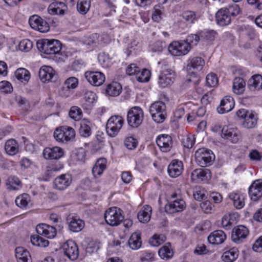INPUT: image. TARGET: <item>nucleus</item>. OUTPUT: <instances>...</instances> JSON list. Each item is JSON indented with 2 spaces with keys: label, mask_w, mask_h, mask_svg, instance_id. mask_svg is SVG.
Here are the masks:
<instances>
[{
  "label": "nucleus",
  "mask_w": 262,
  "mask_h": 262,
  "mask_svg": "<svg viewBox=\"0 0 262 262\" xmlns=\"http://www.w3.org/2000/svg\"><path fill=\"white\" fill-rule=\"evenodd\" d=\"M36 45L39 51L48 55L59 53L62 48L61 42L54 39L39 40L37 42Z\"/></svg>",
  "instance_id": "f257e3e1"
},
{
  "label": "nucleus",
  "mask_w": 262,
  "mask_h": 262,
  "mask_svg": "<svg viewBox=\"0 0 262 262\" xmlns=\"http://www.w3.org/2000/svg\"><path fill=\"white\" fill-rule=\"evenodd\" d=\"M149 112L155 122L162 123L167 116L165 103L161 101L154 102L149 107Z\"/></svg>",
  "instance_id": "f03ea898"
},
{
  "label": "nucleus",
  "mask_w": 262,
  "mask_h": 262,
  "mask_svg": "<svg viewBox=\"0 0 262 262\" xmlns=\"http://www.w3.org/2000/svg\"><path fill=\"white\" fill-rule=\"evenodd\" d=\"M195 159L196 163L201 167L210 166L215 159L212 151L204 148L195 151Z\"/></svg>",
  "instance_id": "7ed1b4c3"
},
{
  "label": "nucleus",
  "mask_w": 262,
  "mask_h": 262,
  "mask_svg": "<svg viewBox=\"0 0 262 262\" xmlns=\"http://www.w3.org/2000/svg\"><path fill=\"white\" fill-rule=\"evenodd\" d=\"M124 123V119L121 116H113L107 121L106 130L108 135L114 137L118 134Z\"/></svg>",
  "instance_id": "20e7f679"
},
{
  "label": "nucleus",
  "mask_w": 262,
  "mask_h": 262,
  "mask_svg": "<svg viewBox=\"0 0 262 262\" xmlns=\"http://www.w3.org/2000/svg\"><path fill=\"white\" fill-rule=\"evenodd\" d=\"M144 118L143 110L139 106L132 107L127 113V121L132 127L137 128L142 123Z\"/></svg>",
  "instance_id": "39448f33"
},
{
  "label": "nucleus",
  "mask_w": 262,
  "mask_h": 262,
  "mask_svg": "<svg viewBox=\"0 0 262 262\" xmlns=\"http://www.w3.org/2000/svg\"><path fill=\"white\" fill-rule=\"evenodd\" d=\"M104 219L108 225L116 226L123 221L124 216L122 214L120 209L114 207L106 210L104 213Z\"/></svg>",
  "instance_id": "423d86ee"
},
{
  "label": "nucleus",
  "mask_w": 262,
  "mask_h": 262,
  "mask_svg": "<svg viewBox=\"0 0 262 262\" xmlns=\"http://www.w3.org/2000/svg\"><path fill=\"white\" fill-rule=\"evenodd\" d=\"M168 50L173 56H183L188 54L191 50V46L185 40L176 41L169 45Z\"/></svg>",
  "instance_id": "0eeeda50"
},
{
  "label": "nucleus",
  "mask_w": 262,
  "mask_h": 262,
  "mask_svg": "<svg viewBox=\"0 0 262 262\" xmlns=\"http://www.w3.org/2000/svg\"><path fill=\"white\" fill-rule=\"evenodd\" d=\"M56 141L60 142H68L73 139L75 136L74 129L69 126H61L57 128L54 133Z\"/></svg>",
  "instance_id": "6e6552de"
},
{
  "label": "nucleus",
  "mask_w": 262,
  "mask_h": 262,
  "mask_svg": "<svg viewBox=\"0 0 262 262\" xmlns=\"http://www.w3.org/2000/svg\"><path fill=\"white\" fill-rule=\"evenodd\" d=\"M175 72L172 70L164 68L158 78V84L162 88L170 85L175 79Z\"/></svg>",
  "instance_id": "1a4fd4ad"
},
{
  "label": "nucleus",
  "mask_w": 262,
  "mask_h": 262,
  "mask_svg": "<svg viewBox=\"0 0 262 262\" xmlns=\"http://www.w3.org/2000/svg\"><path fill=\"white\" fill-rule=\"evenodd\" d=\"M30 27L41 33H46L50 30L49 24L38 15H32L29 20Z\"/></svg>",
  "instance_id": "9d476101"
},
{
  "label": "nucleus",
  "mask_w": 262,
  "mask_h": 262,
  "mask_svg": "<svg viewBox=\"0 0 262 262\" xmlns=\"http://www.w3.org/2000/svg\"><path fill=\"white\" fill-rule=\"evenodd\" d=\"M204 65L205 60L202 57H190L187 60L186 70L189 73L195 74L201 71Z\"/></svg>",
  "instance_id": "9b49d317"
},
{
  "label": "nucleus",
  "mask_w": 262,
  "mask_h": 262,
  "mask_svg": "<svg viewBox=\"0 0 262 262\" xmlns=\"http://www.w3.org/2000/svg\"><path fill=\"white\" fill-rule=\"evenodd\" d=\"M62 249L64 255L70 259L75 260L79 255L78 246L73 240H68L63 243Z\"/></svg>",
  "instance_id": "f8f14e48"
},
{
  "label": "nucleus",
  "mask_w": 262,
  "mask_h": 262,
  "mask_svg": "<svg viewBox=\"0 0 262 262\" xmlns=\"http://www.w3.org/2000/svg\"><path fill=\"white\" fill-rule=\"evenodd\" d=\"M84 76L88 82L95 86L101 85L105 79L104 74L98 71H86Z\"/></svg>",
  "instance_id": "ddd939ff"
},
{
  "label": "nucleus",
  "mask_w": 262,
  "mask_h": 262,
  "mask_svg": "<svg viewBox=\"0 0 262 262\" xmlns=\"http://www.w3.org/2000/svg\"><path fill=\"white\" fill-rule=\"evenodd\" d=\"M221 136L233 143H236L239 139L240 132L237 128L224 126L222 129Z\"/></svg>",
  "instance_id": "4468645a"
},
{
  "label": "nucleus",
  "mask_w": 262,
  "mask_h": 262,
  "mask_svg": "<svg viewBox=\"0 0 262 262\" xmlns=\"http://www.w3.org/2000/svg\"><path fill=\"white\" fill-rule=\"evenodd\" d=\"M72 180V177L70 174H62L55 179L54 181V187L59 190H65L70 186Z\"/></svg>",
  "instance_id": "2eb2a0df"
},
{
  "label": "nucleus",
  "mask_w": 262,
  "mask_h": 262,
  "mask_svg": "<svg viewBox=\"0 0 262 262\" xmlns=\"http://www.w3.org/2000/svg\"><path fill=\"white\" fill-rule=\"evenodd\" d=\"M156 143L161 151L164 152L169 151L173 145L171 137L165 134L159 135L156 139Z\"/></svg>",
  "instance_id": "dca6fc26"
},
{
  "label": "nucleus",
  "mask_w": 262,
  "mask_h": 262,
  "mask_svg": "<svg viewBox=\"0 0 262 262\" xmlns=\"http://www.w3.org/2000/svg\"><path fill=\"white\" fill-rule=\"evenodd\" d=\"M248 234L249 230L247 228L244 226L239 225L233 229L231 238L235 243L240 244L243 242Z\"/></svg>",
  "instance_id": "f3484780"
},
{
  "label": "nucleus",
  "mask_w": 262,
  "mask_h": 262,
  "mask_svg": "<svg viewBox=\"0 0 262 262\" xmlns=\"http://www.w3.org/2000/svg\"><path fill=\"white\" fill-rule=\"evenodd\" d=\"M185 208V202L181 198H177L165 206V211L167 213L172 214L182 211Z\"/></svg>",
  "instance_id": "a211bd4d"
},
{
  "label": "nucleus",
  "mask_w": 262,
  "mask_h": 262,
  "mask_svg": "<svg viewBox=\"0 0 262 262\" xmlns=\"http://www.w3.org/2000/svg\"><path fill=\"white\" fill-rule=\"evenodd\" d=\"M249 194L251 199L257 201L262 196V180L254 181L249 188Z\"/></svg>",
  "instance_id": "6ab92c4d"
},
{
  "label": "nucleus",
  "mask_w": 262,
  "mask_h": 262,
  "mask_svg": "<svg viewBox=\"0 0 262 262\" xmlns=\"http://www.w3.org/2000/svg\"><path fill=\"white\" fill-rule=\"evenodd\" d=\"M63 155V149L58 146H55L52 148L47 147L43 151V157L46 159H59L62 157Z\"/></svg>",
  "instance_id": "aec40b11"
},
{
  "label": "nucleus",
  "mask_w": 262,
  "mask_h": 262,
  "mask_svg": "<svg viewBox=\"0 0 262 262\" xmlns=\"http://www.w3.org/2000/svg\"><path fill=\"white\" fill-rule=\"evenodd\" d=\"M191 178L193 181L197 183L206 182L210 178V172L207 169H196L192 172Z\"/></svg>",
  "instance_id": "412c9836"
},
{
  "label": "nucleus",
  "mask_w": 262,
  "mask_h": 262,
  "mask_svg": "<svg viewBox=\"0 0 262 262\" xmlns=\"http://www.w3.org/2000/svg\"><path fill=\"white\" fill-rule=\"evenodd\" d=\"M37 233L49 238H53L56 235V229L52 226L46 224L38 225L36 227Z\"/></svg>",
  "instance_id": "4be33fe9"
},
{
  "label": "nucleus",
  "mask_w": 262,
  "mask_h": 262,
  "mask_svg": "<svg viewBox=\"0 0 262 262\" xmlns=\"http://www.w3.org/2000/svg\"><path fill=\"white\" fill-rule=\"evenodd\" d=\"M183 164L178 160H173L169 164L167 171L170 177L176 178L179 176L183 171Z\"/></svg>",
  "instance_id": "5701e85b"
},
{
  "label": "nucleus",
  "mask_w": 262,
  "mask_h": 262,
  "mask_svg": "<svg viewBox=\"0 0 262 262\" xmlns=\"http://www.w3.org/2000/svg\"><path fill=\"white\" fill-rule=\"evenodd\" d=\"M234 106L233 98L230 96H225L221 101L220 105L217 107L219 114H224L231 111Z\"/></svg>",
  "instance_id": "b1692460"
},
{
  "label": "nucleus",
  "mask_w": 262,
  "mask_h": 262,
  "mask_svg": "<svg viewBox=\"0 0 262 262\" xmlns=\"http://www.w3.org/2000/svg\"><path fill=\"white\" fill-rule=\"evenodd\" d=\"M55 75V71L50 66H42L39 71V78L43 82L51 81Z\"/></svg>",
  "instance_id": "393cba45"
},
{
  "label": "nucleus",
  "mask_w": 262,
  "mask_h": 262,
  "mask_svg": "<svg viewBox=\"0 0 262 262\" xmlns=\"http://www.w3.org/2000/svg\"><path fill=\"white\" fill-rule=\"evenodd\" d=\"M127 244L132 250H137L140 249L142 246L141 232L136 231L133 233L128 240Z\"/></svg>",
  "instance_id": "a878e982"
},
{
  "label": "nucleus",
  "mask_w": 262,
  "mask_h": 262,
  "mask_svg": "<svg viewBox=\"0 0 262 262\" xmlns=\"http://www.w3.org/2000/svg\"><path fill=\"white\" fill-rule=\"evenodd\" d=\"M215 20L221 26H225L230 24L231 17L224 8L220 9L216 13Z\"/></svg>",
  "instance_id": "bb28decb"
},
{
  "label": "nucleus",
  "mask_w": 262,
  "mask_h": 262,
  "mask_svg": "<svg viewBox=\"0 0 262 262\" xmlns=\"http://www.w3.org/2000/svg\"><path fill=\"white\" fill-rule=\"evenodd\" d=\"M84 222L76 217H72L68 220V229L72 232H78L84 227Z\"/></svg>",
  "instance_id": "cd10ccee"
},
{
  "label": "nucleus",
  "mask_w": 262,
  "mask_h": 262,
  "mask_svg": "<svg viewBox=\"0 0 262 262\" xmlns=\"http://www.w3.org/2000/svg\"><path fill=\"white\" fill-rule=\"evenodd\" d=\"M228 196L235 208L240 209L244 207L245 196L243 194L232 192L229 194Z\"/></svg>",
  "instance_id": "c85d7f7f"
},
{
  "label": "nucleus",
  "mask_w": 262,
  "mask_h": 262,
  "mask_svg": "<svg viewBox=\"0 0 262 262\" xmlns=\"http://www.w3.org/2000/svg\"><path fill=\"white\" fill-rule=\"evenodd\" d=\"M226 238L225 233L222 230H216L210 234L208 236V242L212 244H221Z\"/></svg>",
  "instance_id": "c756f323"
},
{
  "label": "nucleus",
  "mask_w": 262,
  "mask_h": 262,
  "mask_svg": "<svg viewBox=\"0 0 262 262\" xmlns=\"http://www.w3.org/2000/svg\"><path fill=\"white\" fill-rule=\"evenodd\" d=\"M66 9L67 6L63 3L55 2L49 5L48 11L49 13L51 15L59 14L62 15L64 14Z\"/></svg>",
  "instance_id": "7c9ffc66"
},
{
  "label": "nucleus",
  "mask_w": 262,
  "mask_h": 262,
  "mask_svg": "<svg viewBox=\"0 0 262 262\" xmlns=\"http://www.w3.org/2000/svg\"><path fill=\"white\" fill-rule=\"evenodd\" d=\"M15 256L18 262H31L30 253L23 247H19L16 248Z\"/></svg>",
  "instance_id": "2f4dec72"
},
{
  "label": "nucleus",
  "mask_w": 262,
  "mask_h": 262,
  "mask_svg": "<svg viewBox=\"0 0 262 262\" xmlns=\"http://www.w3.org/2000/svg\"><path fill=\"white\" fill-rule=\"evenodd\" d=\"M5 150L10 156H14L19 152V145L17 142L14 139H9L5 143Z\"/></svg>",
  "instance_id": "473e14b6"
},
{
  "label": "nucleus",
  "mask_w": 262,
  "mask_h": 262,
  "mask_svg": "<svg viewBox=\"0 0 262 262\" xmlns=\"http://www.w3.org/2000/svg\"><path fill=\"white\" fill-rule=\"evenodd\" d=\"M152 209L148 205H145L138 213V219L140 222L147 223L151 217Z\"/></svg>",
  "instance_id": "72a5a7b5"
},
{
  "label": "nucleus",
  "mask_w": 262,
  "mask_h": 262,
  "mask_svg": "<svg viewBox=\"0 0 262 262\" xmlns=\"http://www.w3.org/2000/svg\"><path fill=\"white\" fill-rule=\"evenodd\" d=\"M106 160L105 158L98 159L92 169V173L95 177H97L102 174L103 170L106 168Z\"/></svg>",
  "instance_id": "f704fd0d"
},
{
  "label": "nucleus",
  "mask_w": 262,
  "mask_h": 262,
  "mask_svg": "<svg viewBox=\"0 0 262 262\" xmlns=\"http://www.w3.org/2000/svg\"><path fill=\"white\" fill-rule=\"evenodd\" d=\"M160 257L163 259H169L173 256V252L169 243L163 246L158 251Z\"/></svg>",
  "instance_id": "c9c22d12"
},
{
  "label": "nucleus",
  "mask_w": 262,
  "mask_h": 262,
  "mask_svg": "<svg viewBox=\"0 0 262 262\" xmlns=\"http://www.w3.org/2000/svg\"><path fill=\"white\" fill-rule=\"evenodd\" d=\"M257 117L256 115L252 112L248 114V115L244 119L242 126L246 128H252L257 124Z\"/></svg>",
  "instance_id": "e433bc0d"
},
{
  "label": "nucleus",
  "mask_w": 262,
  "mask_h": 262,
  "mask_svg": "<svg viewBox=\"0 0 262 262\" xmlns=\"http://www.w3.org/2000/svg\"><path fill=\"white\" fill-rule=\"evenodd\" d=\"M122 86L117 82H113L109 84L106 90V93L111 96L116 97L118 96L121 92Z\"/></svg>",
  "instance_id": "4c0bfd02"
},
{
  "label": "nucleus",
  "mask_w": 262,
  "mask_h": 262,
  "mask_svg": "<svg viewBox=\"0 0 262 262\" xmlns=\"http://www.w3.org/2000/svg\"><path fill=\"white\" fill-rule=\"evenodd\" d=\"M17 79L24 84H26L30 78L29 72L24 68L18 69L15 72Z\"/></svg>",
  "instance_id": "58836bf2"
},
{
  "label": "nucleus",
  "mask_w": 262,
  "mask_h": 262,
  "mask_svg": "<svg viewBox=\"0 0 262 262\" xmlns=\"http://www.w3.org/2000/svg\"><path fill=\"white\" fill-rule=\"evenodd\" d=\"M245 82L244 79L240 77H236L233 82V91L234 93L240 95L245 91Z\"/></svg>",
  "instance_id": "ea45409f"
},
{
  "label": "nucleus",
  "mask_w": 262,
  "mask_h": 262,
  "mask_svg": "<svg viewBox=\"0 0 262 262\" xmlns=\"http://www.w3.org/2000/svg\"><path fill=\"white\" fill-rule=\"evenodd\" d=\"M7 188L10 190H18L21 188V182L16 177H9L6 182Z\"/></svg>",
  "instance_id": "a19ab883"
},
{
  "label": "nucleus",
  "mask_w": 262,
  "mask_h": 262,
  "mask_svg": "<svg viewBox=\"0 0 262 262\" xmlns=\"http://www.w3.org/2000/svg\"><path fill=\"white\" fill-rule=\"evenodd\" d=\"M238 255V251L237 249L232 248L223 253L222 259L225 262H233L237 258Z\"/></svg>",
  "instance_id": "79ce46f5"
},
{
  "label": "nucleus",
  "mask_w": 262,
  "mask_h": 262,
  "mask_svg": "<svg viewBox=\"0 0 262 262\" xmlns=\"http://www.w3.org/2000/svg\"><path fill=\"white\" fill-rule=\"evenodd\" d=\"M80 135L84 137H88L91 134V129L90 126V122L86 120H81L80 122L79 129Z\"/></svg>",
  "instance_id": "37998d69"
},
{
  "label": "nucleus",
  "mask_w": 262,
  "mask_h": 262,
  "mask_svg": "<svg viewBox=\"0 0 262 262\" xmlns=\"http://www.w3.org/2000/svg\"><path fill=\"white\" fill-rule=\"evenodd\" d=\"M31 242L34 246L40 247H46L49 244V242L40 237L39 235H32L30 238Z\"/></svg>",
  "instance_id": "c03bdc74"
},
{
  "label": "nucleus",
  "mask_w": 262,
  "mask_h": 262,
  "mask_svg": "<svg viewBox=\"0 0 262 262\" xmlns=\"http://www.w3.org/2000/svg\"><path fill=\"white\" fill-rule=\"evenodd\" d=\"M30 201V196L29 194L23 193L18 196L15 199L16 205L20 208H26Z\"/></svg>",
  "instance_id": "a18cd8bd"
},
{
  "label": "nucleus",
  "mask_w": 262,
  "mask_h": 262,
  "mask_svg": "<svg viewBox=\"0 0 262 262\" xmlns=\"http://www.w3.org/2000/svg\"><path fill=\"white\" fill-rule=\"evenodd\" d=\"M90 7L91 0H78L77 2V10L82 14H85L90 10Z\"/></svg>",
  "instance_id": "49530a36"
},
{
  "label": "nucleus",
  "mask_w": 262,
  "mask_h": 262,
  "mask_svg": "<svg viewBox=\"0 0 262 262\" xmlns=\"http://www.w3.org/2000/svg\"><path fill=\"white\" fill-rule=\"evenodd\" d=\"M166 239L164 234H155L149 239V244L154 247H158L163 244Z\"/></svg>",
  "instance_id": "de8ad7c7"
},
{
  "label": "nucleus",
  "mask_w": 262,
  "mask_h": 262,
  "mask_svg": "<svg viewBox=\"0 0 262 262\" xmlns=\"http://www.w3.org/2000/svg\"><path fill=\"white\" fill-rule=\"evenodd\" d=\"M183 18L189 23H193L200 17V16L192 11H185L182 14Z\"/></svg>",
  "instance_id": "09e8293b"
},
{
  "label": "nucleus",
  "mask_w": 262,
  "mask_h": 262,
  "mask_svg": "<svg viewBox=\"0 0 262 262\" xmlns=\"http://www.w3.org/2000/svg\"><path fill=\"white\" fill-rule=\"evenodd\" d=\"M150 73L149 70L144 69L141 71L137 72V80L141 82H147L149 80Z\"/></svg>",
  "instance_id": "8fccbe9b"
},
{
  "label": "nucleus",
  "mask_w": 262,
  "mask_h": 262,
  "mask_svg": "<svg viewBox=\"0 0 262 262\" xmlns=\"http://www.w3.org/2000/svg\"><path fill=\"white\" fill-rule=\"evenodd\" d=\"M81 109L76 106L71 107L69 113V116L75 121L79 120L82 117Z\"/></svg>",
  "instance_id": "3c124183"
},
{
  "label": "nucleus",
  "mask_w": 262,
  "mask_h": 262,
  "mask_svg": "<svg viewBox=\"0 0 262 262\" xmlns=\"http://www.w3.org/2000/svg\"><path fill=\"white\" fill-rule=\"evenodd\" d=\"M224 8L226 10L227 12L231 17V16H237L241 12L240 7L236 4H233L229 5L228 7Z\"/></svg>",
  "instance_id": "603ef678"
},
{
  "label": "nucleus",
  "mask_w": 262,
  "mask_h": 262,
  "mask_svg": "<svg viewBox=\"0 0 262 262\" xmlns=\"http://www.w3.org/2000/svg\"><path fill=\"white\" fill-rule=\"evenodd\" d=\"M206 85L208 87H215L218 84V78L214 73L208 74L206 77Z\"/></svg>",
  "instance_id": "864d4df0"
},
{
  "label": "nucleus",
  "mask_w": 262,
  "mask_h": 262,
  "mask_svg": "<svg viewBox=\"0 0 262 262\" xmlns=\"http://www.w3.org/2000/svg\"><path fill=\"white\" fill-rule=\"evenodd\" d=\"M83 98L88 105H92L96 102L97 95L93 92L86 91L84 94Z\"/></svg>",
  "instance_id": "5fc2aeb1"
},
{
  "label": "nucleus",
  "mask_w": 262,
  "mask_h": 262,
  "mask_svg": "<svg viewBox=\"0 0 262 262\" xmlns=\"http://www.w3.org/2000/svg\"><path fill=\"white\" fill-rule=\"evenodd\" d=\"M78 83L79 80L75 77H69L64 82V85L69 90L76 89L78 86Z\"/></svg>",
  "instance_id": "6e6d98bb"
},
{
  "label": "nucleus",
  "mask_w": 262,
  "mask_h": 262,
  "mask_svg": "<svg viewBox=\"0 0 262 262\" xmlns=\"http://www.w3.org/2000/svg\"><path fill=\"white\" fill-rule=\"evenodd\" d=\"M250 85L258 90L262 89V76L259 75L253 76L250 80Z\"/></svg>",
  "instance_id": "4d7b16f0"
},
{
  "label": "nucleus",
  "mask_w": 262,
  "mask_h": 262,
  "mask_svg": "<svg viewBox=\"0 0 262 262\" xmlns=\"http://www.w3.org/2000/svg\"><path fill=\"white\" fill-rule=\"evenodd\" d=\"M216 34V32L213 30H206L200 32L201 38L208 41L213 40Z\"/></svg>",
  "instance_id": "13d9d810"
},
{
  "label": "nucleus",
  "mask_w": 262,
  "mask_h": 262,
  "mask_svg": "<svg viewBox=\"0 0 262 262\" xmlns=\"http://www.w3.org/2000/svg\"><path fill=\"white\" fill-rule=\"evenodd\" d=\"M200 38L201 36L200 35L199 32L196 34H191L188 35L185 41L191 46V48L192 46H195L198 44Z\"/></svg>",
  "instance_id": "bf43d9fd"
},
{
  "label": "nucleus",
  "mask_w": 262,
  "mask_h": 262,
  "mask_svg": "<svg viewBox=\"0 0 262 262\" xmlns=\"http://www.w3.org/2000/svg\"><path fill=\"white\" fill-rule=\"evenodd\" d=\"M155 254L149 251H144L142 252L140 260L142 262H152L155 260Z\"/></svg>",
  "instance_id": "052dcab7"
},
{
  "label": "nucleus",
  "mask_w": 262,
  "mask_h": 262,
  "mask_svg": "<svg viewBox=\"0 0 262 262\" xmlns=\"http://www.w3.org/2000/svg\"><path fill=\"white\" fill-rule=\"evenodd\" d=\"M182 143L184 147L188 148H191L195 143V138L194 135H188L184 136L182 139Z\"/></svg>",
  "instance_id": "680f3d73"
},
{
  "label": "nucleus",
  "mask_w": 262,
  "mask_h": 262,
  "mask_svg": "<svg viewBox=\"0 0 262 262\" xmlns=\"http://www.w3.org/2000/svg\"><path fill=\"white\" fill-rule=\"evenodd\" d=\"M33 47V43L29 39H24L21 40L19 44V49L23 52H28Z\"/></svg>",
  "instance_id": "e2e57ef3"
},
{
  "label": "nucleus",
  "mask_w": 262,
  "mask_h": 262,
  "mask_svg": "<svg viewBox=\"0 0 262 262\" xmlns=\"http://www.w3.org/2000/svg\"><path fill=\"white\" fill-rule=\"evenodd\" d=\"M13 86L10 82L7 81L0 82V92L8 94L13 91Z\"/></svg>",
  "instance_id": "0e129e2a"
},
{
  "label": "nucleus",
  "mask_w": 262,
  "mask_h": 262,
  "mask_svg": "<svg viewBox=\"0 0 262 262\" xmlns=\"http://www.w3.org/2000/svg\"><path fill=\"white\" fill-rule=\"evenodd\" d=\"M137 144V140L133 137H127L124 141V145L129 149H135Z\"/></svg>",
  "instance_id": "69168bd1"
},
{
  "label": "nucleus",
  "mask_w": 262,
  "mask_h": 262,
  "mask_svg": "<svg viewBox=\"0 0 262 262\" xmlns=\"http://www.w3.org/2000/svg\"><path fill=\"white\" fill-rule=\"evenodd\" d=\"M98 60L103 67H107L111 64V59L107 54L102 53L99 54Z\"/></svg>",
  "instance_id": "338daca9"
},
{
  "label": "nucleus",
  "mask_w": 262,
  "mask_h": 262,
  "mask_svg": "<svg viewBox=\"0 0 262 262\" xmlns=\"http://www.w3.org/2000/svg\"><path fill=\"white\" fill-rule=\"evenodd\" d=\"M162 12L160 6H156L153 10L152 19L154 21L159 22L162 19Z\"/></svg>",
  "instance_id": "774afa93"
}]
</instances>
